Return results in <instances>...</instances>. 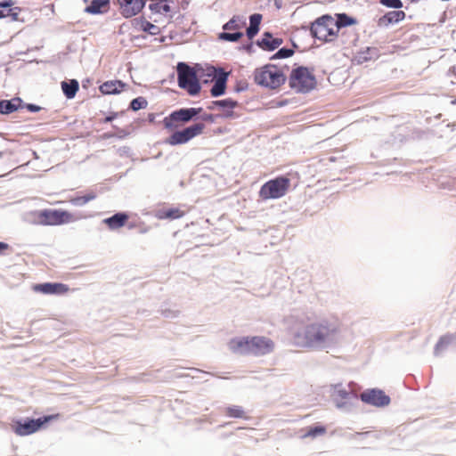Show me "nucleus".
<instances>
[{"mask_svg": "<svg viewBox=\"0 0 456 456\" xmlns=\"http://www.w3.org/2000/svg\"><path fill=\"white\" fill-rule=\"evenodd\" d=\"M289 342L305 350H322L335 344L338 328L328 321L311 322L302 314H293L284 321Z\"/></svg>", "mask_w": 456, "mask_h": 456, "instance_id": "1", "label": "nucleus"}, {"mask_svg": "<svg viewBox=\"0 0 456 456\" xmlns=\"http://www.w3.org/2000/svg\"><path fill=\"white\" fill-rule=\"evenodd\" d=\"M254 78L255 82L261 86L276 89L284 84L286 75L282 69L273 64H266L255 70Z\"/></svg>", "mask_w": 456, "mask_h": 456, "instance_id": "2", "label": "nucleus"}, {"mask_svg": "<svg viewBox=\"0 0 456 456\" xmlns=\"http://www.w3.org/2000/svg\"><path fill=\"white\" fill-rule=\"evenodd\" d=\"M311 34L317 39L324 42H331L338 33L335 18L330 15H323L316 19L311 25Z\"/></svg>", "mask_w": 456, "mask_h": 456, "instance_id": "3", "label": "nucleus"}, {"mask_svg": "<svg viewBox=\"0 0 456 456\" xmlns=\"http://www.w3.org/2000/svg\"><path fill=\"white\" fill-rule=\"evenodd\" d=\"M178 85L181 88L188 91L191 95L197 94L200 90L199 78L201 75L198 72V69H194L183 62L177 65Z\"/></svg>", "mask_w": 456, "mask_h": 456, "instance_id": "4", "label": "nucleus"}, {"mask_svg": "<svg viewBox=\"0 0 456 456\" xmlns=\"http://www.w3.org/2000/svg\"><path fill=\"white\" fill-rule=\"evenodd\" d=\"M316 86V78L314 74L304 67L292 70L289 76V86L297 93H307Z\"/></svg>", "mask_w": 456, "mask_h": 456, "instance_id": "5", "label": "nucleus"}, {"mask_svg": "<svg viewBox=\"0 0 456 456\" xmlns=\"http://www.w3.org/2000/svg\"><path fill=\"white\" fill-rule=\"evenodd\" d=\"M330 397L335 406L342 411H351L358 403L355 394L346 390L341 384L331 385Z\"/></svg>", "mask_w": 456, "mask_h": 456, "instance_id": "6", "label": "nucleus"}, {"mask_svg": "<svg viewBox=\"0 0 456 456\" xmlns=\"http://www.w3.org/2000/svg\"><path fill=\"white\" fill-rule=\"evenodd\" d=\"M289 187V180L279 177L265 183L260 189L259 196L263 200H274L283 197Z\"/></svg>", "mask_w": 456, "mask_h": 456, "instance_id": "7", "label": "nucleus"}, {"mask_svg": "<svg viewBox=\"0 0 456 456\" xmlns=\"http://www.w3.org/2000/svg\"><path fill=\"white\" fill-rule=\"evenodd\" d=\"M204 128L203 124H195L182 131L174 133L168 139L167 142L171 145L185 143L193 137L200 134Z\"/></svg>", "mask_w": 456, "mask_h": 456, "instance_id": "8", "label": "nucleus"}, {"mask_svg": "<svg viewBox=\"0 0 456 456\" xmlns=\"http://www.w3.org/2000/svg\"><path fill=\"white\" fill-rule=\"evenodd\" d=\"M251 354L262 356L273 352L275 343L270 338L265 336L251 337Z\"/></svg>", "mask_w": 456, "mask_h": 456, "instance_id": "9", "label": "nucleus"}, {"mask_svg": "<svg viewBox=\"0 0 456 456\" xmlns=\"http://www.w3.org/2000/svg\"><path fill=\"white\" fill-rule=\"evenodd\" d=\"M40 216L44 217L42 223L48 225H58L76 220L70 213L61 210H45L41 212Z\"/></svg>", "mask_w": 456, "mask_h": 456, "instance_id": "10", "label": "nucleus"}, {"mask_svg": "<svg viewBox=\"0 0 456 456\" xmlns=\"http://www.w3.org/2000/svg\"><path fill=\"white\" fill-rule=\"evenodd\" d=\"M361 400L376 407H384L390 403V398L382 390L368 389L362 393Z\"/></svg>", "mask_w": 456, "mask_h": 456, "instance_id": "11", "label": "nucleus"}, {"mask_svg": "<svg viewBox=\"0 0 456 456\" xmlns=\"http://www.w3.org/2000/svg\"><path fill=\"white\" fill-rule=\"evenodd\" d=\"M61 418L59 414L46 415L37 419H27L24 421H17L16 428H41L44 425H55L58 424V419Z\"/></svg>", "mask_w": 456, "mask_h": 456, "instance_id": "12", "label": "nucleus"}, {"mask_svg": "<svg viewBox=\"0 0 456 456\" xmlns=\"http://www.w3.org/2000/svg\"><path fill=\"white\" fill-rule=\"evenodd\" d=\"M251 337H236L228 342V348L235 354H251Z\"/></svg>", "mask_w": 456, "mask_h": 456, "instance_id": "13", "label": "nucleus"}, {"mask_svg": "<svg viewBox=\"0 0 456 456\" xmlns=\"http://www.w3.org/2000/svg\"><path fill=\"white\" fill-rule=\"evenodd\" d=\"M120 12L126 18L136 15L143 8L145 0H118Z\"/></svg>", "mask_w": 456, "mask_h": 456, "instance_id": "14", "label": "nucleus"}, {"mask_svg": "<svg viewBox=\"0 0 456 456\" xmlns=\"http://www.w3.org/2000/svg\"><path fill=\"white\" fill-rule=\"evenodd\" d=\"M200 109H181L177 111H174L168 118L164 119L166 127L171 128L173 126L172 121H183L187 122L191 119L200 112Z\"/></svg>", "mask_w": 456, "mask_h": 456, "instance_id": "15", "label": "nucleus"}, {"mask_svg": "<svg viewBox=\"0 0 456 456\" xmlns=\"http://www.w3.org/2000/svg\"><path fill=\"white\" fill-rule=\"evenodd\" d=\"M33 290L43 294H64L69 288L62 283H43L33 285Z\"/></svg>", "mask_w": 456, "mask_h": 456, "instance_id": "16", "label": "nucleus"}, {"mask_svg": "<svg viewBox=\"0 0 456 456\" xmlns=\"http://www.w3.org/2000/svg\"><path fill=\"white\" fill-rule=\"evenodd\" d=\"M228 76L229 72L219 70V74L215 78V84L211 88L212 96L217 97L224 94Z\"/></svg>", "mask_w": 456, "mask_h": 456, "instance_id": "17", "label": "nucleus"}, {"mask_svg": "<svg viewBox=\"0 0 456 456\" xmlns=\"http://www.w3.org/2000/svg\"><path fill=\"white\" fill-rule=\"evenodd\" d=\"M237 106V102L232 99H225L220 101H215L212 102V106L210 109L212 110H221L224 111L225 117H230L232 115V110Z\"/></svg>", "mask_w": 456, "mask_h": 456, "instance_id": "18", "label": "nucleus"}, {"mask_svg": "<svg viewBox=\"0 0 456 456\" xmlns=\"http://www.w3.org/2000/svg\"><path fill=\"white\" fill-rule=\"evenodd\" d=\"M127 219L128 216L126 214L118 213L111 217L105 218L103 223L106 224L110 229L116 230L124 226Z\"/></svg>", "mask_w": 456, "mask_h": 456, "instance_id": "19", "label": "nucleus"}, {"mask_svg": "<svg viewBox=\"0 0 456 456\" xmlns=\"http://www.w3.org/2000/svg\"><path fill=\"white\" fill-rule=\"evenodd\" d=\"M125 86L119 80L107 81L100 86V90L104 94H118Z\"/></svg>", "mask_w": 456, "mask_h": 456, "instance_id": "20", "label": "nucleus"}, {"mask_svg": "<svg viewBox=\"0 0 456 456\" xmlns=\"http://www.w3.org/2000/svg\"><path fill=\"white\" fill-rule=\"evenodd\" d=\"M13 4H14V2L12 0H4L3 2H0L1 9H8L7 12H4V11H0V18L12 16L13 20H17L19 12H20V9L17 7L12 8Z\"/></svg>", "mask_w": 456, "mask_h": 456, "instance_id": "21", "label": "nucleus"}, {"mask_svg": "<svg viewBox=\"0 0 456 456\" xmlns=\"http://www.w3.org/2000/svg\"><path fill=\"white\" fill-rule=\"evenodd\" d=\"M259 45L264 49L274 50L281 45V40L273 38L269 33H265Z\"/></svg>", "mask_w": 456, "mask_h": 456, "instance_id": "22", "label": "nucleus"}, {"mask_svg": "<svg viewBox=\"0 0 456 456\" xmlns=\"http://www.w3.org/2000/svg\"><path fill=\"white\" fill-rule=\"evenodd\" d=\"M261 20H262L261 14L255 13L250 16L249 27L247 29V35H248V38L251 39L257 34V32L259 30V25H260Z\"/></svg>", "mask_w": 456, "mask_h": 456, "instance_id": "23", "label": "nucleus"}, {"mask_svg": "<svg viewBox=\"0 0 456 456\" xmlns=\"http://www.w3.org/2000/svg\"><path fill=\"white\" fill-rule=\"evenodd\" d=\"M404 17L405 13L403 11H392L384 15L380 19V22L385 25L396 23L400 20H403Z\"/></svg>", "mask_w": 456, "mask_h": 456, "instance_id": "24", "label": "nucleus"}, {"mask_svg": "<svg viewBox=\"0 0 456 456\" xmlns=\"http://www.w3.org/2000/svg\"><path fill=\"white\" fill-rule=\"evenodd\" d=\"M108 0H93L91 4L86 6V11L89 13L96 14L102 12V9L107 7Z\"/></svg>", "mask_w": 456, "mask_h": 456, "instance_id": "25", "label": "nucleus"}, {"mask_svg": "<svg viewBox=\"0 0 456 456\" xmlns=\"http://www.w3.org/2000/svg\"><path fill=\"white\" fill-rule=\"evenodd\" d=\"M61 88L65 95L71 99L78 90V83L77 80H71L70 83L62 82Z\"/></svg>", "mask_w": 456, "mask_h": 456, "instance_id": "26", "label": "nucleus"}, {"mask_svg": "<svg viewBox=\"0 0 456 456\" xmlns=\"http://www.w3.org/2000/svg\"><path fill=\"white\" fill-rule=\"evenodd\" d=\"M335 22H337L338 29L339 30L340 28L353 25L355 23V20L350 17H348L346 14H338L337 18H335Z\"/></svg>", "mask_w": 456, "mask_h": 456, "instance_id": "27", "label": "nucleus"}, {"mask_svg": "<svg viewBox=\"0 0 456 456\" xmlns=\"http://www.w3.org/2000/svg\"><path fill=\"white\" fill-rule=\"evenodd\" d=\"M198 72L201 75V77H207L208 78H216L219 74L218 70L212 66L198 68Z\"/></svg>", "mask_w": 456, "mask_h": 456, "instance_id": "28", "label": "nucleus"}, {"mask_svg": "<svg viewBox=\"0 0 456 456\" xmlns=\"http://www.w3.org/2000/svg\"><path fill=\"white\" fill-rule=\"evenodd\" d=\"M140 27L143 31L151 35H158L159 33V28L147 20L141 21Z\"/></svg>", "mask_w": 456, "mask_h": 456, "instance_id": "29", "label": "nucleus"}, {"mask_svg": "<svg viewBox=\"0 0 456 456\" xmlns=\"http://www.w3.org/2000/svg\"><path fill=\"white\" fill-rule=\"evenodd\" d=\"M183 216V212L179 209H169L167 211H159L158 213L159 218H178Z\"/></svg>", "mask_w": 456, "mask_h": 456, "instance_id": "30", "label": "nucleus"}, {"mask_svg": "<svg viewBox=\"0 0 456 456\" xmlns=\"http://www.w3.org/2000/svg\"><path fill=\"white\" fill-rule=\"evenodd\" d=\"M454 339L455 336L452 334L442 337L436 345V352H438L439 350L443 349L445 346L452 343Z\"/></svg>", "mask_w": 456, "mask_h": 456, "instance_id": "31", "label": "nucleus"}, {"mask_svg": "<svg viewBox=\"0 0 456 456\" xmlns=\"http://www.w3.org/2000/svg\"><path fill=\"white\" fill-rule=\"evenodd\" d=\"M226 414L229 417L242 418L244 417V411L239 406H230L226 409Z\"/></svg>", "mask_w": 456, "mask_h": 456, "instance_id": "32", "label": "nucleus"}, {"mask_svg": "<svg viewBox=\"0 0 456 456\" xmlns=\"http://www.w3.org/2000/svg\"><path fill=\"white\" fill-rule=\"evenodd\" d=\"M17 110L11 102L0 101V113L8 114Z\"/></svg>", "mask_w": 456, "mask_h": 456, "instance_id": "33", "label": "nucleus"}, {"mask_svg": "<svg viewBox=\"0 0 456 456\" xmlns=\"http://www.w3.org/2000/svg\"><path fill=\"white\" fill-rule=\"evenodd\" d=\"M376 55L374 48H367L366 53H361L357 56L358 62L366 61L372 59Z\"/></svg>", "mask_w": 456, "mask_h": 456, "instance_id": "34", "label": "nucleus"}, {"mask_svg": "<svg viewBox=\"0 0 456 456\" xmlns=\"http://www.w3.org/2000/svg\"><path fill=\"white\" fill-rule=\"evenodd\" d=\"M242 35L243 34L240 32H236V33H225L224 32V33H221L219 37L225 41L236 42L242 37Z\"/></svg>", "mask_w": 456, "mask_h": 456, "instance_id": "35", "label": "nucleus"}, {"mask_svg": "<svg viewBox=\"0 0 456 456\" xmlns=\"http://www.w3.org/2000/svg\"><path fill=\"white\" fill-rule=\"evenodd\" d=\"M147 106V101L142 97H138L131 102V109L133 110H139Z\"/></svg>", "mask_w": 456, "mask_h": 456, "instance_id": "36", "label": "nucleus"}, {"mask_svg": "<svg viewBox=\"0 0 456 456\" xmlns=\"http://www.w3.org/2000/svg\"><path fill=\"white\" fill-rule=\"evenodd\" d=\"M240 19L239 17H233L224 26L225 30L238 29L240 28Z\"/></svg>", "mask_w": 456, "mask_h": 456, "instance_id": "37", "label": "nucleus"}, {"mask_svg": "<svg viewBox=\"0 0 456 456\" xmlns=\"http://www.w3.org/2000/svg\"><path fill=\"white\" fill-rule=\"evenodd\" d=\"M379 2L383 5H385L387 7H390V8L398 9L403 6L401 0H379Z\"/></svg>", "mask_w": 456, "mask_h": 456, "instance_id": "38", "label": "nucleus"}, {"mask_svg": "<svg viewBox=\"0 0 456 456\" xmlns=\"http://www.w3.org/2000/svg\"><path fill=\"white\" fill-rule=\"evenodd\" d=\"M171 10L169 4H167V0H162L160 3L158 4V12L166 14L169 12Z\"/></svg>", "mask_w": 456, "mask_h": 456, "instance_id": "39", "label": "nucleus"}, {"mask_svg": "<svg viewBox=\"0 0 456 456\" xmlns=\"http://www.w3.org/2000/svg\"><path fill=\"white\" fill-rule=\"evenodd\" d=\"M292 54H293L292 50L282 48V49L279 50V52L276 53V56H278L280 58H287V57L291 56Z\"/></svg>", "mask_w": 456, "mask_h": 456, "instance_id": "40", "label": "nucleus"}, {"mask_svg": "<svg viewBox=\"0 0 456 456\" xmlns=\"http://www.w3.org/2000/svg\"><path fill=\"white\" fill-rule=\"evenodd\" d=\"M37 430V429H15L17 435L19 436H28L34 433Z\"/></svg>", "mask_w": 456, "mask_h": 456, "instance_id": "41", "label": "nucleus"}, {"mask_svg": "<svg viewBox=\"0 0 456 456\" xmlns=\"http://www.w3.org/2000/svg\"><path fill=\"white\" fill-rule=\"evenodd\" d=\"M91 198H78L73 200L75 205H83L86 203Z\"/></svg>", "mask_w": 456, "mask_h": 456, "instance_id": "42", "label": "nucleus"}, {"mask_svg": "<svg viewBox=\"0 0 456 456\" xmlns=\"http://www.w3.org/2000/svg\"><path fill=\"white\" fill-rule=\"evenodd\" d=\"M324 430L325 429H319V428L310 429V431L308 432V434L306 436H315L316 435L322 434L324 432Z\"/></svg>", "mask_w": 456, "mask_h": 456, "instance_id": "43", "label": "nucleus"}, {"mask_svg": "<svg viewBox=\"0 0 456 456\" xmlns=\"http://www.w3.org/2000/svg\"><path fill=\"white\" fill-rule=\"evenodd\" d=\"M28 110H30L31 111H37L40 110V107L38 106H36V105H28Z\"/></svg>", "mask_w": 456, "mask_h": 456, "instance_id": "44", "label": "nucleus"}, {"mask_svg": "<svg viewBox=\"0 0 456 456\" xmlns=\"http://www.w3.org/2000/svg\"><path fill=\"white\" fill-rule=\"evenodd\" d=\"M450 71L456 76V65L452 66Z\"/></svg>", "mask_w": 456, "mask_h": 456, "instance_id": "45", "label": "nucleus"}, {"mask_svg": "<svg viewBox=\"0 0 456 456\" xmlns=\"http://www.w3.org/2000/svg\"><path fill=\"white\" fill-rule=\"evenodd\" d=\"M7 248V245L3 243V242H0V250L2 249H5Z\"/></svg>", "mask_w": 456, "mask_h": 456, "instance_id": "46", "label": "nucleus"}, {"mask_svg": "<svg viewBox=\"0 0 456 456\" xmlns=\"http://www.w3.org/2000/svg\"><path fill=\"white\" fill-rule=\"evenodd\" d=\"M2 11H4V12H7L8 9H3Z\"/></svg>", "mask_w": 456, "mask_h": 456, "instance_id": "47", "label": "nucleus"}, {"mask_svg": "<svg viewBox=\"0 0 456 456\" xmlns=\"http://www.w3.org/2000/svg\"><path fill=\"white\" fill-rule=\"evenodd\" d=\"M453 103H456V101H454Z\"/></svg>", "mask_w": 456, "mask_h": 456, "instance_id": "48", "label": "nucleus"}]
</instances>
